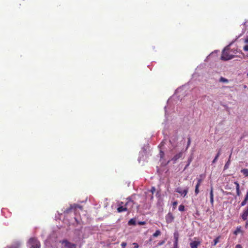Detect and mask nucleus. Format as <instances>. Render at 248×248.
<instances>
[{"instance_id": "8", "label": "nucleus", "mask_w": 248, "mask_h": 248, "mask_svg": "<svg viewBox=\"0 0 248 248\" xmlns=\"http://www.w3.org/2000/svg\"><path fill=\"white\" fill-rule=\"evenodd\" d=\"M248 217V206L247 207V208L246 209H245L244 210V211L241 215V217L243 220H246L247 219Z\"/></svg>"}, {"instance_id": "34", "label": "nucleus", "mask_w": 248, "mask_h": 248, "mask_svg": "<svg viewBox=\"0 0 248 248\" xmlns=\"http://www.w3.org/2000/svg\"><path fill=\"white\" fill-rule=\"evenodd\" d=\"M236 190L237 195L239 196L240 195L241 193V191L240 190V189H236Z\"/></svg>"}, {"instance_id": "25", "label": "nucleus", "mask_w": 248, "mask_h": 248, "mask_svg": "<svg viewBox=\"0 0 248 248\" xmlns=\"http://www.w3.org/2000/svg\"><path fill=\"white\" fill-rule=\"evenodd\" d=\"M118 212H121L124 211V207L123 206H120L117 208Z\"/></svg>"}, {"instance_id": "10", "label": "nucleus", "mask_w": 248, "mask_h": 248, "mask_svg": "<svg viewBox=\"0 0 248 248\" xmlns=\"http://www.w3.org/2000/svg\"><path fill=\"white\" fill-rule=\"evenodd\" d=\"M182 155L183 152H180L178 154L175 155L171 159V160L173 161V163H175L178 159L182 157Z\"/></svg>"}, {"instance_id": "43", "label": "nucleus", "mask_w": 248, "mask_h": 248, "mask_svg": "<svg viewBox=\"0 0 248 248\" xmlns=\"http://www.w3.org/2000/svg\"><path fill=\"white\" fill-rule=\"evenodd\" d=\"M164 243V241H162L158 243V245H161L163 244Z\"/></svg>"}, {"instance_id": "4", "label": "nucleus", "mask_w": 248, "mask_h": 248, "mask_svg": "<svg viewBox=\"0 0 248 248\" xmlns=\"http://www.w3.org/2000/svg\"><path fill=\"white\" fill-rule=\"evenodd\" d=\"M188 191V188L187 187H186L184 190H183L182 188L179 187H177L175 190L176 192L180 194L183 197H185Z\"/></svg>"}, {"instance_id": "21", "label": "nucleus", "mask_w": 248, "mask_h": 248, "mask_svg": "<svg viewBox=\"0 0 248 248\" xmlns=\"http://www.w3.org/2000/svg\"><path fill=\"white\" fill-rule=\"evenodd\" d=\"M235 57L234 55H230L229 54V57L228 58H223L224 60V61H228V60H231L232 59H233L234 57Z\"/></svg>"}, {"instance_id": "24", "label": "nucleus", "mask_w": 248, "mask_h": 248, "mask_svg": "<svg viewBox=\"0 0 248 248\" xmlns=\"http://www.w3.org/2000/svg\"><path fill=\"white\" fill-rule=\"evenodd\" d=\"M210 198H214L213 187H211L210 192Z\"/></svg>"}, {"instance_id": "16", "label": "nucleus", "mask_w": 248, "mask_h": 248, "mask_svg": "<svg viewBox=\"0 0 248 248\" xmlns=\"http://www.w3.org/2000/svg\"><path fill=\"white\" fill-rule=\"evenodd\" d=\"M219 81L220 82L228 83L229 82V80L228 79L221 77L219 78Z\"/></svg>"}, {"instance_id": "22", "label": "nucleus", "mask_w": 248, "mask_h": 248, "mask_svg": "<svg viewBox=\"0 0 248 248\" xmlns=\"http://www.w3.org/2000/svg\"><path fill=\"white\" fill-rule=\"evenodd\" d=\"M199 186H198V185H196L195 186V193L196 195H197L199 193Z\"/></svg>"}, {"instance_id": "1", "label": "nucleus", "mask_w": 248, "mask_h": 248, "mask_svg": "<svg viewBox=\"0 0 248 248\" xmlns=\"http://www.w3.org/2000/svg\"><path fill=\"white\" fill-rule=\"evenodd\" d=\"M149 153V149L148 145H144L141 149V151L139 153V156L138 157V162L140 163L144 164V162L146 160L147 158L148 157V154Z\"/></svg>"}, {"instance_id": "50", "label": "nucleus", "mask_w": 248, "mask_h": 248, "mask_svg": "<svg viewBox=\"0 0 248 248\" xmlns=\"http://www.w3.org/2000/svg\"><path fill=\"white\" fill-rule=\"evenodd\" d=\"M247 76H248V74H247Z\"/></svg>"}, {"instance_id": "7", "label": "nucleus", "mask_w": 248, "mask_h": 248, "mask_svg": "<svg viewBox=\"0 0 248 248\" xmlns=\"http://www.w3.org/2000/svg\"><path fill=\"white\" fill-rule=\"evenodd\" d=\"M229 46H227L225 48H224L223 50V51L222 52L221 56V60H222L223 61H224V59L223 58H226L227 57L228 58L229 57V54L228 52H225V50L226 49H229V48H228Z\"/></svg>"}, {"instance_id": "15", "label": "nucleus", "mask_w": 248, "mask_h": 248, "mask_svg": "<svg viewBox=\"0 0 248 248\" xmlns=\"http://www.w3.org/2000/svg\"><path fill=\"white\" fill-rule=\"evenodd\" d=\"M241 172L246 177H248V169H243L241 170Z\"/></svg>"}, {"instance_id": "47", "label": "nucleus", "mask_w": 248, "mask_h": 248, "mask_svg": "<svg viewBox=\"0 0 248 248\" xmlns=\"http://www.w3.org/2000/svg\"><path fill=\"white\" fill-rule=\"evenodd\" d=\"M163 144V142H161V146H162Z\"/></svg>"}, {"instance_id": "45", "label": "nucleus", "mask_w": 248, "mask_h": 248, "mask_svg": "<svg viewBox=\"0 0 248 248\" xmlns=\"http://www.w3.org/2000/svg\"><path fill=\"white\" fill-rule=\"evenodd\" d=\"M243 33H244V31L242 32V33L240 34V35H239L237 37V38L236 39V40L237 39H238V38H239V37L242 35V34H243Z\"/></svg>"}, {"instance_id": "48", "label": "nucleus", "mask_w": 248, "mask_h": 248, "mask_svg": "<svg viewBox=\"0 0 248 248\" xmlns=\"http://www.w3.org/2000/svg\"><path fill=\"white\" fill-rule=\"evenodd\" d=\"M242 53V54L243 55V56L244 57V56H245V55H244V53Z\"/></svg>"}, {"instance_id": "26", "label": "nucleus", "mask_w": 248, "mask_h": 248, "mask_svg": "<svg viewBox=\"0 0 248 248\" xmlns=\"http://www.w3.org/2000/svg\"><path fill=\"white\" fill-rule=\"evenodd\" d=\"M177 204H178V202L177 201H174V202H173V203H172L173 209H175L176 208V206H177Z\"/></svg>"}, {"instance_id": "36", "label": "nucleus", "mask_w": 248, "mask_h": 248, "mask_svg": "<svg viewBox=\"0 0 248 248\" xmlns=\"http://www.w3.org/2000/svg\"><path fill=\"white\" fill-rule=\"evenodd\" d=\"M244 50L248 51V45H246L244 46Z\"/></svg>"}, {"instance_id": "18", "label": "nucleus", "mask_w": 248, "mask_h": 248, "mask_svg": "<svg viewBox=\"0 0 248 248\" xmlns=\"http://www.w3.org/2000/svg\"><path fill=\"white\" fill-rule=\"evenodd\" d=\"M242 232V231L241 230V227H237L235 231L234 232V234L235 235H237L238 233Z\"/></svg>"}, {"instance_id": "11", "label": "nucleus", "mask_w": 248, "mask_h": 248, "mask_svg": "<svg viewBox=\"0 0 248 248\" xmlns=\"http://www.w3.org/2000/svg\"><path fill=\"white\" fill-rule=\"evenodd\" d=\"M221 149H219L217 151V155H216L215 157L214 158V159H213V160L212 161V163H215L217 161L219 155L221 154Z\"/></svg>"}, {"instance_id": "6", "label": "nucleus", "mask_w": 248, "mask_h": 248, "mask_svg": "<svg viewBox=\"0 0 248 248\" xmlns=\"http://www.w3.org/2000/svg\"><path fill=\"white\" fill-rule=\"evenodd\" d=\"M166 221L168 224L170 223L173 222L174 220V217L172 214L170 212H169L166 216Z\"/></svg>"}, {"instance_id": "30", "label": "nucleus", "mask_w": 248, "mask_h": 248, "mask_svg": "<svg viewBox=\"0 0 248 248\" xmlns=\"http://www.w3.org/2000/svg\"><path fill=\"white\" fill-rule=\"evenodd\" d=\"M234 184L236 185V189H240L239 184L237 182H235Z\"/></svg>"}, {"instance_id": "28", "label": "nucleus", "mask_w": 248, "mask_h": 248, "mask_svg": "<svg viewBox=\"0 0 248 248\" xmlns=\"http://www.w3.org/2000/svg\"><path fill=\"white\" fill-rule=\"evenodd\" d=\"M247 202H248L247 201H246V200H244L242 202H241V206H245V205L247 204Z\"/></svg>"}, {"instance_id": "41", "label": "nucleus", "mask_w": 248, "mask_h": 248, "mask_svg": "<svg viewBox=\"0 0 248 248\" xmlns=\"http://www.w3.org/2000/svg\"><path fill=\"white\" fill-rule=\"evenodd\" d=\"M245 43L246 44H248V36L247 37V38L245 40Z\"/></svg>"}, {"instance_id": "27", "label": "nucleus", "mask_w": 248, "mask_h": 248, "mask_svg": "<svg viewBox=\"0 0 248 248\" xmlns=\"http://www.w3.org/2000/svg\"><path fill=\"white\" fill-rule=\"evenodd\" d=\"M176 140H177V138L176 137H175L174 138L171 139L170 140V142L171 143V144L173 145L172 142H174Z\"/></svg>"}, {"instance_id": "3", "label": "nucleus", "mask_w": 248, "mask_h": 248, "mask_svg": "<svg viewBox=\"0 0 248 248\" xmlns=\"http://www.w3.org/2000/svg\"><path fill=\"white\" fill-rule=\"evenodd\" d=\"M127 202L125 203V211L128 210L129 209L131 208L133 205V201L131 198L128 197L126 198Z\"/></svg>"}, {"instance_id": "39", "label": "nucleus", "mask_w": 248, "mask_h": 248, "mask_svg": "<svg viewBox=\"0 0 248 248\" xmlns=\"http://www.w3.org/2000/svg\"><path fill=\"white\" fill-rule=\"evenodd\" d=\"M210 202L212 205L214 204V198H210Z\"/></svg>"}, {"instance_id": "44", "label": "nucleus", "mask_w": 248, "mask_h": 248, "mask_svg": "<svg viewBox=\"0 0 248 248\" xmlns=\"http://www.w3.org/2000/svg\"><path fill=\"white\" fill-rule=\"evenodd\" d=\"M121 246L123 248H124V242H122L121 243Z\"/></svg>"}, {"instance_id": "35", "label": "nucleus", "mask_w": 248, "mask_h": 248, "mask_svg": "<svg viewBox=\"0 0 248 248\" xmlns=\"http://www.w3.org/2000/svg\"><path fill=\"white\" fill-rule=\"evenodd\" d=\"M133 245L134 246V248H138L139 245L137 243H133Z\"/></svg>"}, {"instance_id": "23", "label": "nucleus", "mask_w": 248, "mask_h": 248, "mask_svg": "<svg viewBox=\"0 0 248 248\" xmlns=\"http://www.w3.org/2000/svg\"><path fill=\"white\" fill-rule=\"evenodd\" d=\"M185 206L183 204H181L179 205V210L181 212H183L184 211H185Z\"/></svg>"}, {"instance_id": "32", "label": "nucleus", "mask_w": 248, "mask_h": 248, "mask_svg": "<svg viewBox=\"0 0 248 248\" xmlns=\"http://www.w3.org/2000/svg\"><path fill=\"white\" fill-rule=\"evenodd\" d=\"M159 155H160V157L161 158H163V156L164 155V153L163 151H162L161 150H160V153H159Z\"/></svg>"}, {"instance_id": "37", "label": "nucleus", "mask_w": 248, "mask_h": 248, "mask_svg": "<svg viewBox=\"0 0 248 248\" xmlns=\"http://www.w3.org/2000/svg\"><path fill=\"white\" fill-rule=\"evenodd\" d=\"M244 200H246L247 201H248V191H247V194L245 195Z\"/></svg>"}, {"instance_id": "19", "label": "nucleus", "mask_w": 248, "mask_h": 248, "mask_svg": "<svg viewBox=\"0 0 248 248\" xmlns=\"http://www.w3.org/2000/svg\"><path fill=\"white\" fill-rule=\"evenodd\" d=\"M161 234V232L159 230H156L155 232L153 234V236L154 237H156Z\"/></svg>"}, {"instance_id": "2", "label": "nucleus", "mask_w": 248, "mask_h": 248, "mask_svg": "<svg viewBox=\"0 0 248 248\" xmlns=\"http://www.w3.org/2000/svg\"><path fill=\"white\" fill-rule=\"evenodd\" d=\"M28 243L30 246V248H40L41 247L40 242L35 238H31Z\"/></svg>"}, {"instance_id": "14", "label": "nucleus", "mask_w": 248, "mask_h": 248, "mask_svg": "<svg viewBox=\"0 0 248 248\" xmlns=\"http://www.w3.org/2000/svg\"><path fill=\"white\" fill-rule=\"evenodd\" d=\"M20 246V243L19 242H16L14 244H13L11 247L9 248H19Z\"/></svg>"}, {"instance_id": "33", "label": "nucleus", "mask_w": 248, "mask_h": 248, "mask_svg": "<svg viewBox=\"0 0 248 248\" xmlns=\"http://www.w3.org/2000/svg\"><path fill=\"white\" fill-rule=\"evenodd\" d=\"M155 191V188L154 186L152 187L150 191L152 192V194H153L154 192Z\"/></svg>"}, {"instance_id": "5", "label": "nucleus", "mask_w": 248, "mask_h": 248, "mask_svg": "<svg viewBox=\"0 0 248 248\" xmlns=\"http://www.w3.org/2000/svg\"><path fill=\"white\" fill-rule=\"evenodd\" d=\"M62 243L64 244L66 248H76V245L75 244L69 242L67 240H63Z\"/></svg>"}, {"instance_id": "46", "label": "nucleus", "mask_w": 248, "mask_h": 248, "mask_svg": "<svg viewBox=\"0 0 248 248\" xmlns=\"http://www.w3.org/2000/svg\"><path fill=\"white\" fill-rule=\"evenodd\" d=\"M196 214L198 216H199L200 215L198 211H197L196 213Z\"/></svg>"}, {"instance_id": "12", "label": "nucleus", "mask_w": 248, "mask_h": 248, "mask_svg": "<svg viewBox=\"0 0 248 248\" xmlns=\"http://www.w3.org/2000/svg\"><path fill=\"white\" fill-rule=\"evenodd\" d=\"M136 219L134 218L130 219L128 222V225L129 226H135L136 225Z\"/></svg>"}, {"instance_id": "20", "label": "nucleus", "mask_w": 248, "mask_h": 248, "mask_svg": "<svg viewBox=\"0 0 248 248\" xmlns=\"http://www.w3.org/2000/svg\"><path fill=\"white\" fill-rule=\"evenodd\" d=\"M192 161V158L191 157H190L188 158V160H187V164L186 165L185 167V169L184 170H186L187 168V167L189 166V165H190L191 162Z\"/></svg>"}, {"instance_id": "49", "label": "nucleus", "mask_w": 248, "mask_h": 248, "mask_svg": "<svg viewBox=\"0 0 248 248\" xmlns=\"http://www.w3.org/2000/svg\"><path fill=\"white\" fill-rule=\"evenodd\" d=\"M124 246H125V247L126 246V243H125Z\"/></svg>"}, {"instance_id": "38", "label": "nucleus", "mask_w": 248, "mask_h": 248, "mask_svg": "<svg viewBox=\"0 0 248 248\" xmlns=\"http://www.w3.org/2000/svg\"><path fill=\"white\" fill-rule=\"evenodd\" d=\"M235 248H243L240 244H237L235 246Z\"/></svg>"}, {"instance_id": "17", "label": "nucleus", "mask_w": 248, "mask_h": 248, "mask_svg": "<svg viewBox=\"0 0 248 248\" xmlns=\"http://www.w3.org/2000/svg\"><path fill=\"white\" fill-rule=\"evenodd\" d=\"M219 239V237H217L216 238H215L213 240V242L212 243V245L214 246H216L217 245V244L218 242Z\"/></svg>"}, {"instance_id": "40", "label": "nucleus", "mask_w": 248, "mask_h": 248, "mask_svg": "<svg viewBox=\"0 0 248 248\" xmlns=\"http://www.w3.org/2000/svg\"><path fill=\"white\" fill-rule=\"evenodd\" d=\"M190 144V138H188V141H187V146H188Z\"/></svg>"}, {"instance_id": "13", "label": "nucleus", "mask_w": 248, "mask_h": 248, "mask_svg": "<svg viewBox=\"0 0 248 248\" xmlns=\"http://www.w3.org/2000/svg\"><path fill=\"white\" fill-rule=\"evenodd\" d=\"M231 156V154L229 156V158L228 160L227 161V162L225 164V166L224 167V170H226L228 169L229 166L231 163V160H230Z\"/></svg>"}, {"instance_id": "42", "label": "nucleus", "mask_w": 248, "mask_h": 248, "mask_svg": "<svg viewBox=\"0 0 248 248\" xmlns=\"http://www.w3.org/2000/svg\"><path fill=\"white\" fill-rule=\"evenodd\" d=\"M245 227L246 228H248V221H247L246 222V224H245Z\"/></svg>"}, {"instance_id": "31", "label": "nucleus", "mask_w": 248, "mask_h": 248, "mask_svg": "<svg viewBox=\"0 0 248 248\" xmlns=\"http://www.w3.org/2000/svg\"><path fill=\"white\" fill-rule=\"evenodd\" d=\"M202 182V180L201 179H198V182H197L196 185H198V186H200Z\"/></svg>"}, {"instance_id": "9", "label": "nucleus", "mask_w": 248, "mask_h": 248, "mask_svg": "<svg viewBox=\"0 0 248 248\" xmlns=\"http://www.w3.org/2000/svg\"><path fill=\"white\" fill-rule=\"evenodd\" d=\"M200 243L199 241H193L190 243L189 245L191 248H198V246L200 245Z\"/></svg>"}, {"instance_id": "29", "label": "nucleus", "mask_w": 248, "mask_h": 248, "mask_svg": "<svg viewBox=\"0 0 248 248\" xmlns=\"http://www.w3.org/2000/svg\"><path fill=\"white\" fill-rule=\"evenodd\" d=\"M146 224V222L145 221H139L138 222V224L139 225H144Z\"/></svg>"}]
</instances>
